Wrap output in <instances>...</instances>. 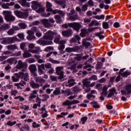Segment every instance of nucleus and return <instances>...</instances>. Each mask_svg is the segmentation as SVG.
<instances>
[{
	"label": "nucleus",
	"instance_id": "33",
	"mask_svg": "<svg viewBox=\"0 0 131 131\" xmlns=\"http://www.w3.org/2000/svg\"><path fill=\"white\" fill-rule=\"evenodd\" d=\"M46 7L47 8L46 11L47 12H52V3L49 2H46Z\"/></svg>",
	"mask_w": 131,
	"mask_h": 131
},
{
	"label": "nucleus",
	"instance_id": "43",
	"mask_svg": "<svg viewBox=\"0 0 131 131\" xmlns=\"http://www.w3.org/2000/svg\"><path fill=\"white\" fill-rule=\"evenodd\" d=\"M78 19V15L77 14H75L73 16L70 15L69 17V20L70 21H75V20Z\"/></svg>",
	"mask_w": 131,
	"mask_h": 131
},
{
	"label": "nucleus",
	"instance_id": "1",
	"mask_svg": "<svg viewBox=\"0 0 131 131\" xmlns=\"http://www.w3.org/2000/svg\"><path fill=\"white\" fill-rule=\"evenodd\" d=\"M47 69H49L50 68H52V64L50 63H47L45 65V64H41V65L38 66V72L39 73V75H41L42 74H45V72L43 70H46V68Z\"/></svg>",
	"mask_w": 131,
	"mask_h": 131
},
{
	"label": "nucleus",
	"instance_id": "45",
	"mask_svg": "<svg viewBox=\"0 0 131 131\" xmlns=\"http://www.w3.org/2000/svg\"><path fill=\"white\" fill-rule=\"evenodd\" d=\"M88 120V117H83L81 118L80 121V123H81L82 124H85V123L86 122V121Z\"/></svg>",
	"mask_w": 131,
	"mask_h": 131
},
{
	"label": "nucleus",
	"instance_id": "15",
	"mask_svg": "<svg viewBox=\"0 0 131 131\" xmlns=\"http://www.w3.org/2000/svg\"><path fill=\"white\" fill-rule=\"evenodd\" d=\"M73 34V32L71 30H64L61 32V34L63 36L65 37H69L71 36V35Z\"/></svg>",
	"mask_w": 131,
	"mask_h": 131
},
{
	"label": "nucleus",
	"instance_id": "37",
	"mask_svg": "<svg viewBox=\"0 0 131 131\" xmlns=\"http://www.w3.org/2000/svg\"><path fill=\"white\" fill-rule=\"evenodd\" d=\"M54 19L56 20V23L58 24H60V23H62V19L61 18V16L59 15H55Z\"/></svg>",
	"mask_w": 131,
	"mask_h": 131
},
{
	"label": "nucleus",
	"instance_id": "13",
	"mask_svg": "<svg viewBox=\"0 0 131 131\" xmlns=\"http://www.w3.org/2000/svg\"><path fill=\"white\" fill-rule=\"evenodd\" d=\"M26 67V63L23 62L22 60H19L18 61L17 65L16 66V69H23Z\"/></svg>",
	"mask_w": 131,
	"mask_h": 131
},
{
	"label": "nucleus",
	"instance_id": "7",
	"mask_svg": "<svg viewBox=\"0 0 131 131\" xmlns=\"http://www.w3.org/2000/svg\"><path fill=\"white\" fill-rule=\"evenodd\" d=\"M21 78H24L25 81L29 80V74L27 73V69L26 68L23 69L21 71Z\"/></svg>",
	"mask_w": 131,
	"mask_h": 131
},
{
	"label": "nucleus",
	"instance_id": "39",
	"mask_svg": "<svg viewBox=\"0 0 131 131\" xmlns=\"http://www.w3.org/2000/svg\"><path fill=\"white\" fill-rule=\"evenodd\" d=\"M56 37L54 39L55 43H59L60 40L61 39V35L57 33V35H55Z\"/></svg>",
	"mask_w": 131,
	"mask_h": 131
},
{
	"label": "nucleus",
	"instance_id": "31",
	"mask_svg": "<svg viewBox=\"0 0 131 131\" xmlns=\"http://www.w3.org/2000/svg\"><path fill=\"white\" fill-rule=\"evenodd\" d=\"M8 50L15 51V50H18V47L16 45H11L7 46Z\"/></svg>",
	"mask_w": 131,
	"mask_h": 131
},
{
	"label": "nucleus",
	"instance_id": "35",
	"mask_svg": "<svg viewBox=\"0 0 131 131\" xmlns=\"http://www.w3.org/2000/svg\"><path fill=\"white\" fill-rule=\"evenodd\" d=\"M58 5H60L62 9H65L66 8V1L65 0L59 1H58Z\"/></svg>",
	"mask_w": 131,
	"mask_h": 131
},
{
	"label": "nucleus",
	"instance_id": "20",
	"mask_svg": "<svg viewBox=\"0 0 131 131\" xmlns=\"http://www.w3.org/2000/svg\"><path fill=\"white\" fill-rule=\"evenodd\" d=\"M49 12H52L53 14L54 15H55V14H59L61 16V17H64L65 16V13L63 12L62 10H58V9H55V10H53L52 9L51 11Z\"/></svg>",
	"mask_w": 131,
	"mask_h": 131
},
{
	"label": "nucleus",
	"instance_id": "19",
	"mask_svg": "<svg viewBox=\"0 0 131 131\" xmlns=\"http://www.w3.org/2000/svg\"><path fill=\"white\" fill-rule=\"evenodd\" d=\"M7 63H9V64H10V65H13V64L16 65V64H17L18 62V60H17V58L15 57H11L9 59H8L7 60Z\"/></svg>",
	"mask_w": 131,
	"mask_h": 131
},
{
	"label": "nucleus",
	"instance_id": "30",
	"mask_svg": "<svg viewBox=\"0 0 131 131\" xmlns=\"http://www.w3.org/2000/svg\"><path fill=\"white\" fill-rule=\"evenodd\" d=\"M30 85L32 89H38L40 86V85L37 83L34 82V81H32L30 83Z\"/></svg>",
	"mask_w": 131,
	"mask_h": 131
},
{
	"label": "nucleus",
	"instance_id": "53",
	"mask_svg": "<svg viewBox=\"0 0 131 131\" xmlns=\"http://www.w3.org/2000/svg\"><path fill=\"white\" fill-rule=\"evenodd\" d=\"M102 27L104 29H108L109 28V24L107 22L103 21L102 23Z\"/></svg>",
	"mask_w": 131,
	"mask_h": 131
},
{
	"label": "nucleus",
	"instance_id": "11",
	"mask_svg": "<svg viewBox=\"0 0 131 131\" xmlns=\"http://www.w3.org/2000/svg\"><path fill=\"white\" fill-rule=\"evenodd\" d=\"M27 83L24 80H21L19 83H14V86H16L17 90H23V88L21 86H25L26 85Z\"/></svg>",
	"mask_w": 131,
	"mask_h": 131
},
{
	"label": "nucleus",
	"instance_id": "34",
	"mask_svg": "<svg viewBox=\"0 0 131 131\" xmlns=\"http://www.w3.org/2000/svg\"><path fill=\"white\" fill-rule=\"evenodd\" d=\"M90 104L92 105V107H93V108H95V109H98L100 108V105L97 101H92L90 103Z\"/></svg>",
	"mask_w": 131,
	"mask_h": 131
},
{
	"label": "nucleus",
	"instance_id": "21",
	"mask_svg": "<svg viewBox=\"0 0 131 131\" xmlns=\"http://www.w3.org/2000/svg\"><path fill=\"white\" fill-rule=\"evenodd\" d=\"M18 3L21 5L23 7H27V8H29L30 7V4L27 2L26 0H19Z\"/></svg>",
	"mask_w": 131,
	"mask_h": 131
},
{
	"label": "nucleus",
	"instance_id": "29",
	"mask_svg": "<svg viewBox=\"0 0 131 131\" xmlns=\"http://www.w3.org/2000/svg\"><path fill=\"white\" fill-rule=\"evenodd\" d=\"M20 131H28L30 129V126L27 124H25L19 128Z\"/></svg>",
	"mask_w": 131,
	"mask_h": 131
},
{
	"label": "nucleus",
	"instance_id": "2",
	"mask_svg": "<svg viewBox=\"0 0 131 131\" xmlns=\"http://www.w3.org/2000/svg\"><path fill=\"white\" fill-rule=\"evenodd\" d=\"M56 35H58V33L49 30L46 32L43 38L47 40H53L54 39V36H56Z\"/></svg>",
	"mask_w": 131,
	"mask_h": 131
},
{
	"label": "nucleus",
	"instance_id": "22",
	"mask_svg": "<svg viewBox=\"0 0 131 131\" xmlns=\"http://www.w3.org/2000/svg\"><path fill=\"white\" fill-rule=\"evenodd\" d=\"M75 80L74 79H70L68 81V82L66 83V86H68L69 88H71L75 84Z\"/></svg>",
	"mask_w": 131,
	"mask_h": 131
},
{
	"label": "nucleus",
	"instance_id": "54",
	"mask_svg": "<svg viewBox=\"0 0 131 131\" xmlns=\"http://www.w3.org/2000/svg\"><path fill=\"white\" fill-rule=\"evenodd\" d=\"M32 126L34 128H38V127H40V124H38L36 122H33Z\"/></svg>",
	"mask_w": 131,
	"mask_h": 131
},
{
	"label": "nucleus",
	"instance_id": "51",
	"mask_svg": "<svg viewBox=\"0 0 131 131\" xmlns=\"http://www.w3.org/2000/svg\"><path fill=\"white\" fill-rule=\"evenodd\" d=\"M17 123V121H14L13 122H12L11 121H8L7 122V125H8V126H13V125H15Z\"/></svg>",
	"mask_w": 131,
	"mask_h": 131
},
{
	"label": "nucleus",
	"instance_id": "26",
	"mask_svg": "<svg viewBox=\"0 0 131 131\" xmlns=\"http://www.w3.org/2000/svg\"><path fill=\"white\" fill-rule=\"evenodd\" d=\"M11 27L8 24H5L2 25L0 27L1 31H5V30H7V29H10Z\"/></svg>",
	"mask_w": 131,
	"mask_h": 131
},
{
	"label": "nucleus",
	"instance_id": "10",
	"mask_svg": "<svg viewBox=\"0 0 131 131\" xmlns=\"http://www.w3.org/2000/svg\"><path fill=\"white\" fill-rule=\"evenodd\" d=\"M27 34L28 35L27 36V39L28 40H32L35 38V36H34V32L29 30L27 31Z\"/></svg>",
	"mask_w": 131,
	"mask_h": 131
},
{
	"label": "nucleus",
	"instance_id": "12",
	"mask_svg": "<svg viewBox=\"0 0 131 131\" xmlns=\"http://www.w3.org/2000/svg\"><path fill=\"white\" fill-rule=\"evenodd\" d=\"M79 50L78 46H75L73 48L68 47L66 49V52L67 53H72L73 52H78Z\"/></svg>",
	"mask_w": 131,
	"mask_h": 131
},
{
	"label": "nucleus",
	"instance_id": "58",
	"mask_svg": "<svg viewBox=\"0 0 131 131\" xmlns=\"http://www.w3.org/2000/svg\"><path fill=\"white\" fill-rule=\"evenodd\" d=\"M49 62L53 63V64H60V61L56 60H54L52 58L49 59Z\"/></svg>",
	"mask_w": 131,
	"mask_h": 131
},
{
	"label": "nucleus",
	"instance_id": "57",
	"mask_svg": "<svg viewBox=\"0 0 131 131\" xmlns=\"http://www.w3.org/2000/svg\"><path fill=\"white\" fill-rule=\"evenodd\" d=\"M18 26L20 27V29H26L27 28V26L24 23L18 24Z\"/></svg>",
	"mask_w": 131,
	"mask_h": 131
},
{
	"label": "nucleus",
	"instance_id": "23",
	"mask_svg": "<svg viewBox=\"0 0 131 131\" xmlns=\"http://www.w3.org/2000/svg\"><path fill=\"white\" fill-rule=\"evenodd\" d=\"M17 40H18V38H17L16 37L7 38V42L8 45H10V43H15V41H17Z\"/></svg>",
	"mask_w": 131,
	"mask_h": 131
},
{
	"label": "nucleus",
	"instance_id": "18",
	"mask_svg": "<svg viewBox=\"0 0 131 131\" xmlns=\"http://www.w3.org/2000/svg\"><path fill=\"white\" fill-rule=\"evenodd\" d=\"M42 24L43 25L44 27H46V28H50L51 26H52V25L50 22H49V19L47 18H44L41 20Z\"/></svg>",
	"mask_w": 131,
	"mask_h": 131
},
{
	"label": "nucleus",
	"instance_id": "16",
	"mask_svg": "<svg viewBox=\"0 0 131 131\" xmlns=\"http://www.w3.org/2000/svg\"><path fill=\"white\" fill-rule=\"evenodd\" d=\"M41 104V99L37 97L36 99V103H34L33 105V106H32L33 109H37L38 107H40Z\"/></svg>",
	"mask_w": 131,
	"mask_h": 131
},
{
	"label": "nucleus",
	"instance_id": "40",
	"mask_svg": "<svg viewBox=\"0 0 131 131\" xmlns=\"http://www.w3.org/2000/svg\"><path fill=\"white\" fill-rule=\"evenodd\" d=\"M86 34H88V30L85 29H82L80 34V36H81V37H84Z\"/></svg>",
	"mask_w": 131,
	"mask_h": 131
},
{
	"label": "nucleus",
	"instance_id": "50",
	"mask_svg": "<svg viewBox=\"0 0 131 131\" xmlns=\"http://www.w3.org/2000/svg\"><path fill=\"white\" fill-rule=\"evenodd\" d=\"M86 98L88 100H94L96 99V96L89 94L87 95Z\"/></svg>",
	"mask_w": 131,
	"mask_h": 131
},
{
	"label": "nucleus",
	"instance_id": "32",
	"mask_svg": "<svg viewBox=\"0 0 131 131\" xmlns=\"http://www.w3.org/2000/svg\"><path fill=\"white\" fill-rule=\"evenodd\" d=\"M37 94V90H34L32 92V93L30 94V96L29 97V99H34L36 98V95Z\"/></svg>",
	"mask_w": 131,
	"mask_h": 131
},
{
	"label": "nucleus",
	"instance_id": "3",
	"mask_svg": "<svg viewBox=\"0 0 131 131\" xmlns=\"http://www.w3.org/2000/svg\"><path fill=\"white\" fill-rule=\"evenodd\" d=\"M15 15L18 18L21 19H26L28 17V9L25 10V12H22L19 11H15L14 12Z\"/></svg>",
	"mask_w": 131,
	"mask_h": 131
},
{
	"label": "nucleus",
	"instance_id": "17",
	"mask_svg": "<svg viewBox=\"0 0 131 131\" xmlns=\"http://www.w3.org/2000/svg\"><path fill=\"white\" fill-rule=\"evenodd\" d=\"M32 5L31 6V8L34 11L37 10L39 7H40V6H41V4H40L37 1H32Z\"/></svg>",
	"mask_w": 131,
	"mask_h": 131
},
{
	"label": "nucleus",
	"instance_id": "59",
	"mask_svg": "<svg viewBox=\"0 0 131 131\" xmlns=\"http://www.w3.org/2000/svg\"><path fill=\"white\" fill-rule=\"evenodd\" d=\"M18 99H19V101H20V102H23V101H24L25 100V98H24V97H23L21 96H19L14 97L15 100H17Z\"/></svg>",
	"mask_w": 131,
	"mask_h": 131
},
{
	"label": "nucleus",
	"instance_id": "25",
	"mask_svg": "<svg viewBox=\"0 0 131 131\" xmlns=\"http://www.w3.org/2000/svg\"><path fill=\"white\" fill-rule=\"evenodd\" d=\"M82 45L84 47L85 49H88L89 47H91V43L88 41L86 39H83L82 41Z\"/></svg>",
	"mask_w": 131,
	"mask_h": 131
},
{
	"label": "nucleus",
	"instance_id": "47",
	"mask_svg": "<svg viewBox=\"0 0 131 131\" xmlns=\"http://www.w3.org/2000/svg\"><path fill=\"white\" fill-rule=\"evenodd\" d=\"M125 90L127 92V95L131 94V84L127 85L125 87Z\"/></svg>",
	"mask_w": 131,
	"mask_h": 131
},
{
	"label": "nucleus",
	"instance_id": "6",
	"mask_svg": "<svg viewBox=\"0 0 131 131\" xmlns=\"http://www.w3.org/2000/svg\"><path fill=\"white\" fill-rule=\"evenodd\" d=\"M64 68L63 67H57L56 68V73L57 75H59L58 79H63L64 78V72H63Z\"/></svg>",
	"mask_w": 131,
	"mask_h": 131
},
{
	"label": "nucleus",
	"instance_id": "46",
	"mask_svg": "<svg viewBox=\"0 0 131 131\" xmlns=\"http://www.w3.org/2000/svg\"><path fill=\"white\" fill-rule=\"evenodd\" d=\"M130 72H129L128 71H126L125 72L121 74V76H122V77H127V76L130 75Z\"/></svg>",
	"mask_w": 131,
	"mask_h": 131
},
{
	"label": "nucleus",
	"instance_id": "62",
	"mask_svg": "<svg viewBox=\"0 0 131 131\" xmlns=\"http://www.w3.org/2000/svg\"><path fill=\"white\" fill-rule=\"evenodd\" d=\"M7 33L8 35H13L15 33V30L13 29H10L8 32Z\"/></svg>",
	"mask_w": 131,
	"mask_h": 131
},
{
	"label": "nucleus",
	"instance_id": "24",
	"mask_svg": "<svg viewBox=\"0 0 131 131\" xmlns=\"http://www.w3.org/2000/svg\"><path fill=\"white\" fill-rule=\"evenodd\" d=\"M35 50H28V52L32 53V54H39V51H40V47L36 46L35 47Z\"/></svg>",
	"mask_w": 131,
	"mask_h": 131
},
{
	"label": "nucleus",
	"instance_id": "4",
	"mask_svg": "<svg viewBox=\"0 0 131 131\" xmlns=\"http://www.w3.org/2000/svg\"><path fill=\"white\" fill-rule=\"evenodd\" d=\"M81 23H71L69 25V27L73 28L74 30H75L76 31H79V30L80 28H82V25H81Z\"/></svg>",
	"mask_w": 131,
	"mask_h": 131
},
{
	"label": "nucleus",
	"instance_id": "56",
	"mask_svg": "<svg viewBox=\"0 0 131 131\" xmlns=\"http://www.w3.org/2000/svg\"><path fill=\"white\" fill-rule=\"evenodd\" d=\"M63 106H70L71 105V101L69 100H67L62 103Z\"/></svg>",
	"mask_w": 131,
	"mask_h": 131
},
{
	"label": "nucleus",
	"instance_id": "38",
	"mask_svg": "<svg viewBox=\"0 0 131 131\" xmlns=\"http://www.w3.org/2000/svg\"><path fill=\"white\" fill-rule=\"evenodd\" d=\"M23 56L24 58H30V57H32V55L29 53L28 50L25 51L23 54Z\"/></svg>",
	"mask_w": 131,
	"mask_h": 131
},
{
	"label": "nucleus",
	"instance_id": "36",
	"mask_svg": "<svg viewBox=\"0 0 131 131\" xmlns=\"http://www.w3.org/2000/svg\"><path fill=\"white\" fill-rule=\"evenodd\" d=\"M54 96H58L61 94V88H56L53 93Z\"/></svg>",
	"mask_w": 131,
	"mask_h": 131
},
{
	"label": "nucleus",
	"instance_id": "41",
	"mask_svg": "<svg viewBox=\"0 0 131 131\" xmlns=\"http://www.w3.org/2000/svg\"><path fill=\"white\" fill-rule=\"evenodd\" d=\"M107 90H108V87L105 85L102 88L101 95H103V96H107Z\"/></svg>",
	"mask_w": 131,
	"mask_h": 131
},
{
	"label": "nucleus",
	"instance_id": "9",
	"mask_svg": "<svg viewBox=\"0 0 131 131\" xmlns=\"http://www.w3.org/2000/svg\"><path fill=\"white\" fill-rule=\"evenodd\" d=\"M35 81L37 83H39L40 86H42L43 85V83H45L46 80L43 79L41 78V77H36L34 78Z\"/></svg>",
	"mask_w": 131,
	"mask_h": 131
},
{
	"label": "nucleus",
	"instance_id": "64",
	"mask_svg": "<svg viewBox=\"0 0 131 131\" xmlns=\"http://www.w3.org/2000/svg\"><path fill=\"white\" fill-rule=\"evenodd\" d=\"M14 75H15L16 77L18 79L21 78L22 74H21V72H19L18 73L14 74Z\"/></svg>",
	"mask_w": 131,
	"mask_h": 131
},
{
	"label": "nucleus",
	"instance_id": "42",
	"mask_svg": "<svg viewBox=\"0 0 131 131\" xmlns=\"http://www.w3.org/2000/svg\"><path fill=\"white\" fill-rule=\"evenodd\" d=\"M19 108L23 110H25V111H28L29 110V105L21 104V105H19Z\"/></svg>",
	"mask_w": 131,
	"mask_h": 131
},
{
	"label": "nucleus",
	"instance_id": "27",
	"mask_svg": "<svg viewBox=\"0 0 131 131\" xmlns=\"http://www.w3.org/2000/svg\"><path fill=\"white\" fill-rule=\"evenodd\" d=\"M82 82L83 83V86H85L86 88H89V86L91 83V82L89 80V79L88 78H85L83 79Z\"/></svg>",
	"mask_w": 131,
	"mask_h": 131
},
{
	"label": "nucleus",
	"instance_id": "49",
	"mask_svg": "<svg viewBox=\"0 0 131 131\" xmlns=\"http://www.w3.org/2000/svg\"><path fill=\"white\" fill-rule=\"evenodd\" d=\"M103 67V63L101 62H98L96 64V69L97 70H99V69H101Z\"/></svg>",
	"mask_w": 131,
	"mask_h": 131
},
{
	"label": "nucleus",
	"instance_id": "48",
	"mask_svg": "<svg viewBox=\"0 0 131 131\" xmlns=\"http://www.w3.org/2000/svg\"><path fill=\"white\" fill-rule=\"evenodd\" d=\"M39 9L38 8L37 10H36V13H42L45 11V8L42 7L41 5H40V7H38Z\"/></svg>",
	"mask_w": 131,
	"mask_h": 131
},
{
	"label": "nucleus",
	"instance_id": "28",
	"mask_svg": "<svg viewBox=\"0 0 131 131\" xmlns=\"http://www.w3.org/2000/svg\"><path fill=\"white\" fill-rule=\"evenodd\" d=\"M29 69L31 73H34L36 71V66L35 64H31L29 67Z\"/></svg>",
	"mask_w": 131,
	"mask_h": 131
},
{
	"label": "nucleus",
	"instance_id": "55",
	"mask_svg": "<svg viewBox=\"0 0 131 131\" xmlns=\"http://www.w3.org/2000/svg\"><path fill=\"white\" fill-rule=\"evenodd\" d=\"M11 54H12V52H11L9 51H3L2 53V56H7L8 57H9V56H8V55H11Z\"/></svg>",
	"mask_w": 131,
	"mask_h": 131
},
{
	"label": "nucleus",
	"instance_id": "14",
	"mask_svg": "<svg viewBox=\"0 0 131 131\" xmlns=\"http://www.w3.org/2000/svg\"><path fill=\"white\" fill-rule=\"evenodd\" d=\"M39 111H41L40 114H41L42 118H46L49 116V114H48V111L46 109V108H39Z\"/></svg>",
	"mask_w": 131,
	"mask_h": 131
},
{
	"label": "nucleus",
	"instance_id": "61",
	"mask_svg": "<svg viewBox=\"0 0 131 131\" xmlns=\"http://www.w3.org/2000/svg\"><path fill=\"white\" fill-rule=\"evenodd\" d=\"M98 80V77L97 76V75H94L90 77L89 78V80Z\"/></svg>",
	"mask_w": 131,
	"mask_h": 131
},
{
	"label": "nucleus",
	"instance_id": "5",
	"mask_svg": "<svg viewBox=\"0 0 131 131\" xmlns=\"http://www.w3.org/2000/svg\"><path fill=\"white\" fill-rule=\"evenodd\" d=\"M3 13L5 14V18L6 21H8V22L15 21V17L11 15V12L8 11H4Z\"/></svg>",
	"mask_w": 131,
	"mask_h": 131
},
{
	"label": "nucleus",
	"instance_id": "44",
	"mask_svg": "<svg viewBox=\"0 0 131 131\" xmlns=\"http://www.w3.org/2000/svg\"><path fill=\"white\" fill-rule=\"evenodd\" d=\"M95 19L97 20H104L105 19V15L104 14H101L100 15H96L93 17Z\"/></svg>",
	"mask_w": 131,
	"mask_h": 131
},
{
	"label": "nucleus",
	"instance_id": "52",
	"mask_svg": "<svg viewBox=\"0 0 131 131\" xmlns=\"http://www.w3.org/2000/svg\"><path fill=\"white\" fill-rule=\"evenodd\" d=\"M1 42L3 45H8L7 38H3L1 39Z\"/></svg>",
	"mask_w": 131,
	"mask_h": 131
},
{
	"label": "nucleus",
	"instance_id": "63",
	"mask_svg": "<svg viewBox=\"0 0 131 131\" xmlns=\"http://www.w3.org/2000/svg\"><path fill=\"white\" fill-rule=\"evenodd\" d=\"M28 48L29 49H30L29 50H33V49H34V48H35V45H34V43H30L29 44Z\"/></svg>",
	"mask_w": 131,
	"mask_h": 131
},
{
	"label": "nucleus",
	"instance_id": "8",
	"mask_svg": "<svg viewBox=\"0 0 131 131\" xmlns=\"http://www.w3.org/2000/svg\"><path fill=\"white\" fill-rule=\"evenodd\" d=\"M37 42L40 46H50L53 45V41L43 39H39L37 41Z\"/></svg>",
	"mask_w": 131,
	"mask_h": 131
},
{
	"label": "nucleus",
	"instance_id": "60",
	"mask_svg": "<svg viewBox=\"0 0 131 131\" xmlns=\"http://www.w3.org/2000/svg\"><path fill=\"white\" fill-rule=\"evenodd\" d=\"M84 64L85 66L83 67V69H88V68H91L92 67V64H88V61L85 62Z\"/></svg>",
	"mask_w": 131,
	"mask_h": 131
}]
</instances>
